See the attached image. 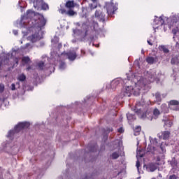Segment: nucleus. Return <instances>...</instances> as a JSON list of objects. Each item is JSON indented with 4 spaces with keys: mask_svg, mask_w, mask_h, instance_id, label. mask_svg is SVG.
<instances>
[{
    "mask_svg": "<svg viewBox=\"0 0 179 179\" xmlns=\"http://www.w3.org/2000/svg\"><path fill=\"white\" fill-rule=\"evenodd\" d=\"M133 82L135 85L134 87L127 86L124 90V96L127 97H131V94H134V96H139L141 94V89L146 85V79L135 76L133 78Z\"/></svg>",
    "mask_w": 179,
    "mask_h": 179,
    "instance_id": "f257e3e1",
    "label": "nucleus"
},
{
    "mask_svg": "<svg viewBox=\"0 0 179 179\" xmlns=\"http://www.w3.org/2000/svg\"><path fill=\"white\" fill-rule=\"evenodd\" d=\"M120 146H121V141H115L113 143V150L116 151L113 153V159H118L120 157Z\"/></svg>",
    "mask_w": 179,
    "mask_h": 179,
    "instance_id": "f03ea898",
    "label": "nucleus"
},
{
    "mask_svg": "<svg viewBox=\"0 0 179 179\" xmlns=\"http://www.w3.org/2000/svg\"><path fill=\"white\" fill-rule=\"evenodd\" d=\"M29 127H30L29 122H20L15 127L14 131L16 134H17L18 132H20V131H23V129H26L29 128Z\"/></svg>",
    "mask_w": 179,
    "mask_h": 179,
    "instance_id": "7ed1b4c3",
    "label": "nucleus"
},
{
    "mask_svg": "<svg viewBox=\"0 0 179 179\" xmlns=\"http://www.w3.org/2000/svg\"><path fill=\"white\" fill-rule=\"evenodd\" d=\"M45 23H47V21L43 17L35 20V26L36 27H38L39 29H41V27H44V26H45Z\"/></svg>",
    "mask_w": 179,
    "mask_h": 179,
    "instance_id": "20e7f679",
    "label": "nucleus"
},
{
    "mask_svg": "<svg viewBox=\"0 0 179 179\" xmlns=\"http://www.w3.org/2000/svg\"><path fill=\"white\" fill-rule=\"evenodd\" d=\"M62 55H66L67 58L70 61H75V59H76V57H78L76 55V52L75 51H69L66 53H62Z\"/></svg>",
    "mask_w": 179,
    "mask_h": 179,
    "instance_id": "39448f33",
    "label": "nucleus"
},
{
    "mask_svg": "<svg viewBox=\"0 0 179 179\" xmlns=\"http://www.w3.org/2000/svg\"><path fill=\"white\" fill-rule=\"evenodd\" d=\"M169 108L175 110V111L179 110V102L178 101L172 100L169 102Z\"/></svg>",
    "mask_w": 179,
    "mask_h": 179,
    "instance_id": "423d86ee",
    "label": "nucleus"
},
{
    "mask_svg": "<svg viewBox=\"0 0 179 179\" xmlns=\"http://www.w3.org/2000/svg\"><path fill=\"white\" fill-rule=\"evenodd\" d=\"M160 73L156 74V71L153 70L150 74V82H155V80H159L160 79Z\"/></svg>",
    "mask_w": 179,
    "mask_h": 179,
    "instance_id": "0eeeda50",
    "label": "nucleus"
},
{
    "mask_svg": "<svg viewBox=\"0 0 179 179\" xmlns=\"http://www.w3.org/2000/svg\"><path fill=\"white\" fill-rule=\"evenodd\" d=\"M82 29L84 34H83V38L85 40L87 36H89V25L86 22H83L82 24Z\"/></svg>",
    "mask_w": 179,
    "mask_h": 179,
    "instance_id": "6e6552de",
    "label": "nucleus"
},
{
    "mask_svg": "<svg viewBox=\"0 0 179 179\" xmlns=\"http://www.w3.org/2000/svg\"><path fill=\"white\" fill-rule=\"evenodd\" d=\"M106 8L108 16L113 17V2L110 1V3H106Z\"/></svg>",
    "mask_w": 179,
    "mask_h": 179,
    "instance_id": "1a4fd4ad",
    "label": "nucleus"
},
{
    "mask_svg": "<svg viewBox=\"0 0 179 179\" xmlns=\"http://www.w3.org/2000/svg\"><path fill=\"white\" fill-rule=\"evenodd\" d=\"M43 1H44L43 0L29 1L30 3H31V2L33 3L34 7L36 8V9H40L41 4L43 3Z\"/></svg>",
    "mask_w": 179,
    "mask_h": 179,
    "instance_id": "9d476101",
    "label": "nucleus"
},
{
    "mask_svg": "<svg viewBox=\"0 0 179 179\" xmlns=\"http://www.w3.org/2000/svg\"><path fill=\"white\" fill-rule=\"evenodd\" d=\"M159 139H169L170 138V132L169 131L158 134Z\"/></svg>",
    "mask_w": 179,
    "mask_h": 179,
    "instance_id": "9b49d317",
    "label": "nucleus"
},
{
    "mask_svg": "<svg viewBox=\"0 0 179 179\" xmlns=\"http://www.w3.org/2000/svg\"><path fill=\"white\" fill-rule=\"evenodd\" d=\"M40 40H41V38L40 37V34L38 33H35L31 36V41L32 43H36Z\"/></svg>",
    "mask_w": 179,
    "mask_h": 179,
    "instance_id": "f8f14e48",
    "label": "nucleus"
},
{
    "mask_svg": "<svg viewBox=\"0 0 179 179\" xmlns=\"http://www.w3.org/2000/svg\"><path fill=\"white\" fill-rule=\"evenodd\" d=\"M155 24H159L160 26H163L164 24V20L162 17H156L154 20Z\"/></svg>",
    "mask_w": 179,
    "mask_h": 179,
    "instance_id": "ddd939ff",
    "label": "nucleus"
},
{
    "mask_svg": "<svg viewBox=\"0 0 179 179\" xmlns=\"http://www.w3.org/2000/svg\"><path fill=\"white\" fill-rule=\"evenodd\" d=\"M159 164H150L148 166V171H150L151 173H153L155 170H157V166Z\"/></svg>",
    "mask_w": 179,
    "mask_h": 179,
    "instance_id": "4468645a",
    "label": "nucleus"
},
{
    "mask_svg": "<svg viewBox=\"0 0 179 179\" xmlns=\"http://www.w3.org/2000/svg\"><path fill=\"white\" fill-rule=\"evenodd\" d=\"M34 16H36V14L34 13V12H33L31 10H28L26 13V17L27 19H30V20H33V17H34Z\"/></svg>",
    "mask_w": 179,
    "mask_h": 179,
    "instance_id": "2eb2a0df",
    "label": "nucleus"
},
{
    "mask_svg": "<svg viewBox=\"0 0 179 179\" xmlns=\"http://www.w3.org/2000/svg\"><path fill=\"white\" fill-rule=\"evenodd\" d=\"M164 125L168 127V128L171 127V126L173 125V122H171V120H170V119L168 117H166L165 119H164Z\"/></svg>",
    "mask_w": 179,
    "mask_h": 179,
    "instance_id": "dca6fc26",
    "label": "nucleus"
},
{
    "mask_svg": "<svg viewBox=\"0 0 179 179\" xmlns=\"http://www.w3.org/2000/svg\"><path fill=\"white\" fill-rule=\"evenodd\" d=\"M66 8H75V1H69L66 3Z\"/></svg>",
    "mask_w": 179,
    "mask_h": 179,
    "instance_id": "f3484780",
    "label": "nucleus"
},
{
    "mask_svg": "<svg viewBox=\"0 0 179 179\" xmlns=\"http://www.w3.org/2000/svg\"><path fill=\"white\" fill-rule=\"evenodd\" d=\"M40 8L43 10H48V9H50V7H48V5L44 1L42 2Z\"/></svg>",
    "mask_w": 179,
    "mask_h": 179,
    "instance_id": "a211bd4d",
    "label": "nucleus"
},
{
    "mask_svg": "<svg viewBox=\"0 0 179 179\" xmlns=\"http://www.w3.org/2000/svg\"><path fill=\"white\" fill-rule=\"evenodd\" d=\"M22 61L24 64H29V62H31V60L29 56L23 57Z\"/></svg>",
    "mask_w": 179,
    "mask_h": 179,
    "instance_id": "6ab92c4d",
    "label": "nucleus"
},
{
    "mask_svg": "<svg viewBox=\"0 0 179 179\" xmlns=\"http://www.w3.org/2000/svg\"><path fill=\"white\" fill-rule=\"evenodd\" d=\"M17 80H19V82H24V80H26V76L23 73L19 75L17 77Z\"/></svg>",
    "mask_w": 179,
    "mask_h": 179,
    "instance_id": "aec40b11",
    "label": "nucleus"
},
{
    "mask_svg": "<svg viewBox=\"0 0 179 179\" xmlns=\"http://www.w3.org/2000/svg\"><path fill=\"white\" fill-rule=\"evenodd\" d=\"M127 120H129V121H134V120H136V117H135V115H132V114H130V113H128L127 115Z\"/></svg>",
    "mask_w": 179,
    "mask_h": 179,
    "instance_id": "412c9836",
    "label": "nucleus"
},
{
    "mask_svg": "<svg viewBox=\"0 0 179 179\" xmlns=\"http://www.w3.org/2000/svg\"><path fill=\"white\" fill-rule=\"evenodd\" d=\"M146 62H148V64H155V57H149L146 59Z\"/></svg>",
    "mask_w": 179,
    "mask_h": 179,
    "instance_id": "4be33fe9",
    "label": "nucleus"
},
{
    "mask_svg": "<svg viewBox=\"0 0 179 179\" xmlns=\"http://www.w3.org/2000/svg\"><path fill=\"white\" fill-rule=\"evenodd\" d=\"M159 50L161 51H164V52H165L166 54H168V52H169V49H167V48H166V46L164 45L159 46Z\"/></svg>",
    "mask_w": 179,
    "mask_h": 179,
    "instance_id": "5701e85b",
    "label": "nucleus"
},
{
    "mask_svg": "<svg viewBox=\"0 0 179 179\" xmlns=\"http://www.w3.org/2000/svg\"><path fill=\"white\" fill-rule=\"evenodd\" d=\"M141 127L140 126L136 127L134 129V135H139L140 131H141Z\"/></svg>",
    "mask_w": 179,
    "mask_h": 179,
    "instance_id": "b1692460",
    "label": "nucleus"
},
{
    "mask_svg": "<svg viewBox=\"0 0 179 179\" xmlns=\"http://www.w3.org/2000/svg\"><path fill=\"white\" fill-rule=\"evenodd\" d=\"M38 66L41 71H43V69H44V62H39L38 63Z\"/></svg>",
    "mask_w": 179,
    "mask_h": 179,
    "instance_id": "393cba45",
    "label": "nucleus"
},
{
    "mask_svg": "<svg viewBox=\"0 0 179 179\" xmlns=\"http://www.w3.org/2000/svg\"><path fill=\"white\" fill-rule=\"evenodd\" d=\"M15 134H16V131H15V130H10L7 136L8 138H12L13 135H15Z\"/></svg>",
    "mask_w": 179,
    "mask_h": 179,
    "instance_id": "a878e982",
    "label": "nucleus"
},
{
    "mask_svg": "<svg viewBox=\"0 0 179 179\" xmlns=\"http://www.w3.org/2000/svg\"><path fill=\"white\" fill-rule=\"evenodd\" d=\"M156 101H162V96H160V93L157 92L155 94Z\"/></svg>",
    "mask_w": 179,
    "mask_h": 179,
    "instance_id": "bb28decb",
    "label": "nucleus"
},
{
    "mask_svg": "<svg viewBox=\"0 0 179 179\" xmlns=\"http://www.w3.org/2000/svg\"><path fill=\"white\" fill-rule=\"evenodd\" d=\"M153 115L155 117H159V115H160V110H159V109L157 108L154 109Z\"/></svg>",
    "mask_w": 179,
    "mask_h": 179,
    "instance_id": "cd10ccee",
    "label": "nucleus"
},
{
    "mask_svg": "<svg viewBox=\"0 0 179 179\" xmlns=\"http://www.w3.org/2000/svg\"><path fill=\"white\" fill-rule=\"evenodd\" d=\"M161 108L162 110V113H167V105L166 104H162L161 106Z\"/></svg>",
    "mask_w": 179,
    "mask_h": 179,
    "instance_id": "c85d7f7f",
    "label": "nucleus"
},
{
    "mask_svg": "<svg viewBox=\"0 0 179 179\" xmlns=\"http://www.w3.org/2000/svg\"><path fill=\"white\" fill-rule=\"evenodd\" d=\"M89 7L90 8L91 10H93L97 8V3L93 4V3H90Z\"/></svg>",
    "mask_w": 179,
    "mask_h": 179,
    "instance_id": "c756f323",
    "label": "nucleus"
},
{
    "mask_svg": "<svg viewBox=\"0 0 179 179\" xmlns=\"http://www.w3.org/2000/svg\"><path fill=\"white\" fill-rule=\"evenodd\" d=\"M136 157H143V151L142 150L137 151Z\"/></svg>",
    "mask_w": 179,
    "mask_h": 179,
    "instance_id": "7c9ffc66",
    "label": "nucleus"
},
{
    "mask_svg": "<svg viewBox=\"0 0 179 179\" xmlns=\"http://www.w3.org/2000/svg\"><path fill=\"white\" fill-rule=\"evenodd\" d=\"M66 15L68 16H73L75 15V11H73V10H69L67 11Z\"/></svg>",
    "mask_w": 179,
    "mask_h": 179,
    "instance_id": "2f4dec72",
    "label": "nucleus"
},
{
    "mask_svg": "<svg viewBox=\"0 0 179 179\" xmlns=\"http://www.w3.org/2000/svg\"><path fill=\"white\" fill-rule=\"evenodd\" d=\"M59 12L62 15H66L68 11H66V10L65 8H61V9L59 10Z\"/></svg>",
    "mask_w": 179,
    "mask_h": 179,
    "instance_id": "473e14b6",
    "label": "nucleus"
},
{
    "mask_svg": "<svg viewBox=\"0 0 179 179\" xmlns=\"http://www.w3.org/2000/svg\"><path fill=\"white\" fill-rule=\"evenodd\" d=\"M92 26H93V29L96 30V27H99V23H97V22L93 21Z\"/></svg>",
    "mask_w": 179,
    "mask_h": 179,
    "instance_id": "72a5a7b5",
    "label": "nucleus"
},
{
    "mask_svg": "<svg viewBox=\"0 0 179 179\" xmlns=\"http://www.w3.org/2000/svg\"><path fill=\"white\" fill-rule=\"evenodd\" d=\"M5 90V85L3 84H0V93H3Z\"/></svg>",
    "mask_w": 179,
    "mask_h": 179,
    "instance_id": "f704fd0d",
    "label": "nucleus"
},
{
    "mask_svg": "<svg viewBox=\"0 0 179 179\" xmlns=\"http://www.w3.org/2000/svg\"><path fill=\"white\" fill-rule=\"evenodd\" d=\"M113 173L115 176H119V174H121V170L115 169Z\"/></svg>",
    "mask_w": 179,
    "mask_h": 179,
    "instance_id": "c9c22d12",
    "label": "nucleus"
},
{
    "mask_svg": "<svg viewBox=\"0 0 179 179\" xmlns=\"http://www.w3.org/2000/svg\"><path fill=\"white\" fill-rule=\"evenodd\" d=\"M160 148L162 153H164V152H166V147L164 146V145H163V143L161 145Z\"/></svg>",
    "mask_w": 179,
    "mask_h": 179,
    "instance_id": "e433bc0d",
    "label": "nucleus"
},
{
    "mask_svg": "<svg viewBox=\"0 0 179 179\" xmlns=\"http://www.w3.org/2000/svg\"><path fill=\"white\" fill-rule=\"evenodd\" d=\"M138 115L140 118H146V114L145 113H143V114L138 113Z\"/></svg>",
    "mask_w": 179,
    "mask_h": 179,
    "instance_id": "4c0bfd02",
    "label": "nucleus"
},
{
    "mask_svg": "<svg viewBox=\"0 0 179 179\" xmlns=\"http://www.w3.org/2000/svg\"><path fill=\"white\" fill-rule=\"evenodd\" d=\"M95 17H100V11H99V10H96L95 11Z\"/></svg>",
    "mask_w": 179,
    "mask_h": 179,
    "instance_id": "58836bf2",
    "label": "nucleus"
},
{
    "mask_svg": "<svg viewBox=\"0 0 179 179\" xmlns=\"http://www.w3.org/2000/svg\"><path fill=\"white\" fill-rule=\"evenodd\" d=\"M177 31H178V28L174 29L172 30V33L173 34H174V36H176V34H177Z\"/></svg>",
    "mask_w": 179,
    "mask_h": 179,
    "instance_id": "ea45409f",
    "label": "nucleus"
},
{
    "mask_svg": "<svg viewBox=\"0 0 179 179\" xmlns=\"http://www.w3.org/2000/svg\"><path fill=\"white\" fill-rule=\"evenodd\" d=\"M60 69H64V68H65V63L64 62H62L60 66H59Z\"/></svg>",
    "mask_w": 179,
    "mask_h": 179,
    "instance_id": "a19ab883",
    "label": "nucleus"
},
{
    "mask_svg": "<svg viewBox=\"0 0 179 179\" xmlns=\"http://www.w3.org/2000/svg\"><path fill=\"white\" fill-rule=\"evenodd\" d=\"M11 90H16V85H15V83H13L11 85Z\"/></svg>",
    "mask_w": 179,
    "mask_h": 179,
    "instance_id": "79ce46f5",
    "label": "nucleus"
},
{
    "mask_svg": "<svg viewBox=\"0 0 179 179\" xmlns=\"http://www.w3.org/2000/svg\"><path fill=\"white\" fill-rule=\"evenodd\" d=\"M117 131L120 133V134H122L124 132V129L122 127H120L117 129Z\"/></svg>",
    "mask_w": 179,
    "mask_h": 179,
    "instance_id": "37998d69",
    "label": "nucleus"
},
{
    "mask_svg": "<svg viewBox=\"0 0 179 179\" xmlns=\"http://www.w3.org/2000/svg\"><path fill=\"white\" fill-rule=\"evenodd\" d=\"M14 62H15L16 65H19V59L15 57L14 59Z\"/></svg>",
    "mask_w": 179,
    "mask_h": 179,
    "instance_id": "c03bdc74",
    "label": "nucleus"
},
{
    "mask_svg": "<svg viewBox=\"0 0 179 179\" xmlns=\"http://www.w3.org/2000/svg\"><path fill=\"white\" fill-rule=\"evenodd\" d=\"M136 166L137 169H139V167H140V166H141V164H139V160H137V161H136Z\"/></svg>",
    "mask_w": 179,
    "mask_h": 179,
    "instance_id": "a18cd8bd",
    "label": "nucleus"
},
{
    "mask_svg": "<svg viewBox=\"0 0 179 179\" xmlns=\"http://www.w3.org/2000/svg\"><path fill=\"white\" fill-rule=\"evenodd\" d=\"M31 66L28 65V66H27V71H31Z\"/></svg>",
    "mask_w": 179,
    "mask_h": 179,
    "instance_id": "49530a36",
    "label": "nucleus"
},
{
    "mask_svg": "<svg viewBox=\"0 0 179 179\" xmlns=\"http://www.w3.org/2000/svg\"><path fill=\"white\" fill-rule=\"evenodd\" d=\"M81 54L82 55H85L86 54V52L85 51V50H81Z\"/></svg>",
    "mask_w": 179,
    "mask_h": 179,
    "instance_id": "de8ad7c7",
    "label": "nucleus"
},
{
    "mask_svg": "<svg viewBox=\"0 0 179 179\" xmlns=\"http://www.w3.org/2000/svg\"><path fill=\"white\" fill-rule=\"evenodd\" d=\"M176 58H173L171 61V64H176Z\"/></svg>",
    "mask_w": 179,
    "mask_h": 179,
    "instance_id": "09e8293b",
    "label": "nucleus"
},
{
    "mask_svg": "<svg viewBox=\"0 0 179 179\" xmlns=\"http://www.w3.org/2000/svg\"><path fill=\"white\" fill-rule=\"evenodd\" d=\"M147 42L148 43L149 45H153V43H152L150 41H147Z\"/></svg>",
    "mask_w": 179,
    "mask_h": 179,
    "instance_id": "8fccbe9b",
    "label": "nucleus"
},
{
    "mask_svg": "<svg viewBox=\"0 0 179 179\" xmlns=\"http://www.w3.org/2000/svg\"><path fill=\"white\" fill-rule=\"evenodd\" d=\"M13 34H15V36H17V30L13 31Z\"/></svg>",
    "mask_w": 179,
    "mask_h": 179,
    "instance_id": "3c124183",
    "label": "nucleus"
},
{
    "mask_svg": "<svg viewBox=\"0 0 179 179\" xmlns=\"http://www.w3.org/2000/svg\"><path fill=\"white\" fill-rule=\"evenodd\" d=\"M117 9H118V8L114 7V8H113V12H115V10H117Z\"/></svg>",
    "mask_w": 179,
    "mask_h": 179,
    "instance_id": "603ef678",
    "label": "nucleus"
},
{
    "mask_svg": "<svg viewBox=\"0 0 179 179\" xmlns=\"http://www.w3.org/2000/svg\"><path fill=\"white\" fill-rule=\"evenodd\" d=\"M92 1V2H93L94 3H95V2H97V0H91Z\"/></svg>",
    "mask_w": 179,
    "mask_h": 179,
    "instance_id": "864d4df0",
    "label": "nucleus"
},
{
    "mask_svg": "<svg viewBox=\"0 0 179 179\" xmlns=\"http://www.w3.org/2000/svg\"><path fill=\"white\" fill-rule=\"evenodd\" d=\"M29 46H30V43H27L26 47H29Z\"/></svg>",
    "mask_w": 179,
    "mask_h": 179,
    "instance_id": "5fc2aeb1",
    "label": "nucleus"
},
{
    "mask_svg": "<svg viewBox=\"0 0 179 179\" xmlns=\"http://www.w3.org/2000/svg\"><path fill=\"white\" fill-rule=\"evenodd\" d=\"M94 149H96V145H94L93 150H94Z\"/></svg>",
    "mask_w": 179,
    "mask_h": 179,
    "instance_id": "6e6d98bb",
    "label": "nucleus"
},
{
    "mask_svg": "<svg viewBox=\"0 0 179 179\" xmlns=\"http://www.w3.org/2000/svg\"><path fill=\"white\" fill-rule=\"evenodd\" d=\"M141 178H138V179H140Z\"/></svg>",
    "mask_w": 179,
    "mask_h": 179,
    "instance_id": "4d7b16f0",
    "label": "nucleus"
},
{
    "mask_svg": "<svg viewBox=\"0 0 179 179\" xmlns=\"http://www.w3.org/2000/svg\"><path fill=\"white\" fill-rule=\"evenodd\" d=\"M1 63H0V66H1Z\"/></svg>",
    "mask_w": 179,
    "mask_h": 179,
    "instance_id": "13d9d810",
    "label": "nucleus"
},
{
    "mask_svg": "<svg viewBox=\"0 0 179 179\" xmlns=\"http://www.w3.org/2000/svg\"><path fill=\"white\" fill-rule=\"evenodd\" d=\"M152 179H156V178H152Z\"/></svg>",
    "mask_w": 179,
    "mask_h": 179,
    "instance_id": "bf43d9fd",
    "label": "nucleus"
}]
</instances>
